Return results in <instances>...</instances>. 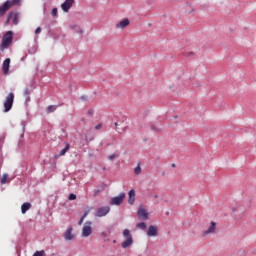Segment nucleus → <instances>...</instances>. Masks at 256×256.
<instances>
[{"label":"nucleus","mask_w":256,"mask_h":256,"mask_svg":"<svg viewBox=\"0 0 256 256\" xmlns=\"http://www.w3.org/2000/svg\"><path fill=\"white\" fill-rule=\"evenodd\" d=\"M13 43V32L8 31L2 38V43L0 45V51H5Z\"/></svg>","instance_id":"1"},{"label":"nucleus","mask_w":256,"mask_h":256,"mask_svg":"<svg viewBox=\"0 0 256 256\" xmlns=\"http://www.w3.org/2000/svg\"><path fill=\"white\" fill-rule=\"evenodd\" d=\"M122 235L126 239L122 243V248L127 249V247H131V244L133 243V236L131 235V231H129V229H124Z\"/></svg>","instance_id":"2"},{"label":"nucleus","mask_w":256,"mask_h":256,"mask_svg":"<svg viewBox=\"0 0 256 256\" xmlns=\"http://www.w3.org/2000/svg\"><path fill=\"white\" fill-rule=\"evenodd\" d=\"M13 101H15V94L10 93L4 102V113H9L13 108Z\"/></svg>","instance_id":"3"},{"label":"nucleus","mask_w":256,"mask_h":256,"mask_svg":"<svg viewBox=\"0 0 256 256\" xmlns=\"http://www.w3.org/2000/svg\"><path fill=\"white\" fill-rule=\"evenodd\" d=\"M92 233H93V222L86 221L82 228V237H90Z\"/></svg>","instance_id":"4"},{"label":"nucleus","mask_w":256,"mask_h":256,"mask_svg":"<svg viewBox=\"0 0 256 256\" xmlns=\"http://www.w3.org/2000/svg\"><path fill=\"white\" fill-rule=\"evenodd\" d=\"M111 211V207L109 206H103L96 210L95 217H105Z\"/></svg>","instance_id":"5"},{"label":"nucleus","mask_w":256,"mask_h":256,"mask_svg":"<svg viewBox=\"0 0 256 256\" xmlns=\"http://www.w3.org/2000/svg\"><path fill=\"white\" fill-rule=\"evenodd\" d=\"M125 199V193H120L119 196L113 197L110 200V205H121Z\"/></svg>","instance_id":"6"},{"label":"nucleus","mask_w":256,"mask_h":256,"mask_svg":"<svg viewBox=\"0 0 256 256\" xmlns=\"http://www.w3.org/2000/svg\"><path fill=\"white\" fill-rule=\"evenodd\" d=\"M215 229H217V223L211 222L208 229L202 232V235L204 237H207V235H213V233H215Z\"/></svg>","instance_id":"7"},{"label":"nucleus","mask_w":256,"mask_h":256,"mask_svg":"<svg viewBox=\"0 0 256 256\" xmlns=\"http://www.w3.org/2000/svg\"><path fill=\"white\" fill-rule=\"evenodd\" d=\"M74 3L75 0H65V2L61 4V9L64 11V13H69V9L73 7Z\"/></svg>","instance_id":"8"},{"label":"nucleus","mask_w":256,"mask_h":256,"mask_svg":"<svg viewBox=\"0 0 256 256\" xmlns=\"http://www.w3.org/2000/svg\"><path fill=\"white\" fill-rule=\"evenodd\" d=\"M137 215H138V219H139L140 221H147V219H149V213H148L147 210L144 209V208H140V209L138 210Z\"/></svg>","instance_id":"9"},{"label":"nucleus","mask_w":256,"mask_h":256,"mask_svg":"<svg viewBox=\"0 0 256 256\" xmlns=\"http://www.w3.org/2000/svg\"><path fill=\"white\" fill-rule=\"evenodd\" d=\"M64 238L66 241H73L75 239V234H73V227H69L65 231Z\"/></svg>","instance_id":"10"},{"label":"nucleus","mask_w":256,"mask_h":256,"mask_svg":"<svg viewBox=\"0 0 256 256\" xmlns=\"http://www.w3.org/2000/svg\"><path fill=\"white\" fill-rule=\"evenodd\" d=\"M11 65V58H6L3 62L2 71L4 75H9V67Z\"/></svg>","instance_id":"11"},{"label":"nucleus","mask_w":256,"mask_h":256,"mask_svg":"<svg viewBox=\"0 0 256 256\" xmlns=\"http://www.w3.org/2000/svg\"><path fill=\"white\" fill-rule=\"evenodd\" d=\"M11 19H13V23L14 25H18L19 23V13L18 12H11L8 15V21H11Z\"/></svg>","instance_id":"12"},{"label":"nucleus","mask_w":256,"mask_h":256,"mask_svg":"<svg viewBox=\"0 0 256 256\" xmlns=\"http://www.w3.org/2000/svg\"><path fill=\"white\" fill-rule=\"evenodd\" d=\"M116 29H125L129 27V19H124L115 25Z\"/></svg>","instance_id":"13"},{"label":"nucleus","mask_w":256,"mask_h":256,"mask_svg":"<svg viewBox=\"0 0 256 256\" xmlns=\"http://www.w3.org/2000/svg\"><path fill=\"white\" fill-rule=\"evenodd\" d=\"M9 9H11V7L9 6V2L6 1L2 6H0V17H3Z\"/></svg>","instance_id":"14"},{"label":"nucleus","mask_w":256,"mask_h":256,"mask_svg":"<svg viewBox=\"0 0 256 256\" xmlns=\"http://www.w3.org/2000/svg\"><path fill=\"white\" fill-rule=\"evenodd\" d=\"M148 237H157V227L155 226H149L148 231H147Z\"/></svg>","instance_id":"15"},{"label":"nucleus","mask_w":256,"mask_h":256,"mask_svg":"<svg viewBox=\"0 0 256 256\" xmlns=\"http://www.w3.org/2000/svg\"><path fill=\"white\" fill-rule=\"evenodd\" d=\"M128 195H129L128 203L129 205H133V203H135V190L134 189L130 190Z\"/></svg>","instance_id":"16"},{"label":"nucleus","mask_w":256,"mask_h":256,"mask_svg":"<svg viewBox=\"0 0 256 256\" xmlns=\"http://www.w3.org/2000/svg\"><path fill=\"white\" fill-rule=\"evenodd\" d=\"M29 209H31V203L25 202L24 204H22L21 212L23 215H25L27 213V211H29Z\"/></svg>","instance_id":"17"},{"label":"nucleus","mask_w":256,"mask_h":256,"mask_svg":"<svg viewBox=\"0 0 256 256\" xmlns=\"http://www.w3.org/2000/svg\"><path fill=\"white\" fill-rule=\"evenodd\" d=\"M6 2L8 3V6L13 7L15 5H21V0H7Z\"/></svg>","instance_id":"18"},{"label":"nucleus","mask_w":256,"mask_h":256,"mask_svg":"<svg viewBox=\"0 0 256 256\" xmlns=\"http://www.w3.org/2000/svg\"><path fill=\"white\" fill-rule=\"evenodd\" d=\"M65 148H63L61 151H60V157H62L63 155H65V153H67V151H69L71 145L69 143H65Z\"/></svg>","instance_id":"19"},{"label":"nucleus","mask_w":256,"mask_h":256,"mask_svg":"<svg viewBox=\"0 0 256 256\" xmlns=\"http://www.w3.org/2000/svg\"><path fill=\"white\" fill-rule=\"evenodd\" d=\"M7 179H9V175L3 174L2 178H1V184L5 185V183H7Z\"/></svg>","instance_id":"20"},{"label":"nucleus","mask_w":256,"mask_h":256,"mask_svg":"<svg viewBox=\"0 0 256 256\" xmlns=\"http://www.w3.org/2000/svg\"><path fill=\"white\" fill-rule=\"evenodd\" d=\"M55 111H57V106L56 105L48 106V113H53Z\"/></svg>","instance_id":"21"},{"label":"nucleus","mask_w":256,"mask_h":256,"mask_svg":"<svg viewBox=\"0 0 256 256\" xmlns=\"http://www.w3.org/2000/svg\"><path fill=\"white\" fill-rule=\"evenodd\" d=\"M135 175H141V164L138 163L137 167L134 169Z\"/></svg>","instance_id":"22"},{"label":"nucleus","mask_w":256,"mask_h":256,"mask_svg":"<svg viewBox=\"0 0 256 256\" xmlns=\"http://www.w3.org/2000/svg\"><path fill=\"white\" fill-rule=\"evenodd\" d=\"M238 211H241V207H233L232 208V213H233L234 217L237 216Z\"/></svg>","instance_id":"23"},{"label":"nucleus","mask_w":256,"mask_h":256,"mask_svg":"<svg viewBox=\"0 0 256 256\" xmlns=\"http://www.w3.org/2000/svg\"><path fill=\"white\" fill-rule=\"evenodd\" d=\"M137 227H138V229L145 230V229H147V224H145V222L138 223Z\"/></svg>","instance_id":"24"},{"label":"nucleus","mask_w":256,"mask_h":256,"mask_svg":"<svg viewBox=\"0 0 256 256\" xmlns=\"http://www.w3.org/2000/svg\"><path fill=\"white\" fill-rule=\"evenodd\" d=\"M93 210V208H89L88 210H86L83 214V219H85L87 217V215H89L91 213V211Z\"/></svg>","instance_id":"25"},{"label":"nucleus","mask_w":256,"mask_h":256,"mask_svg":"<svg viewBox=\"0 0 256 256\" xmlns=\"http://www.w3.org/2000/svg\"><path fill=\"white\" fill-rule=\"evenodd\" d=\"M33 256H45V252L42 250V251H36Z\"/></svg>","instance_id":"26"},{"label":"nucleus","mask_w":256,"mask_h":256,"mask_svg":"<svg viewBox=\"0 0 256 256\" xmlns=\"http://www.w3.org/2000/svg\"><path fill=\"white\" fill-rule=\"evenodd\" d=\"M68 199H69V201H75V199H77V195L72 193V194L69 195Z\"/></svg>","instance_id":"27"},{"label":"nucleus","mask_w":256,"mask_h":256,"mask_svg":"<svg viewBox=\"0 0 256 256\" xmlns=\"http://www.w3.org/2000/svg\"><path fill=\"white\" fill-rule=\"evenodd\" d=\"M117 157L116 154H112L108 156L109 161H113Z\"/></svg>","instance_id":"28"},{"label":"nucleus","mask_w":256,"mask_h":256,"mask_svg":"<svg viewBox=\"0 0 256 256\" xmlns=\"http://www.w3.org/2000/svg\"><path fill=\"white\" fill-rule=\"evenodd\" d=\"M51 13L53 17H57V8H53Z\"/></svg>","instance_id":"29"},{"label":"nucleus","mask_w":256,"mask_h":256,"mask_svg":"<svg viewBox=\"0 0 256 256\" xmlns=\"http://www.w3.org/2000/svg\"><path fill=\"white\" fill-rule=\"evenodd\" d=\"M4 142H5V137L4 136H0V147H2Z\"/></svg>","instance_id":"30"},{"label":"nucleus","mask_w":256,"mask_h":256,"mask_svg":"<svg viewBox=\"0 0 256 256\" xmlns=\"http://www.w3.org/2000/svg\"><path fill=\"white\" fill-rule=\"evenodd\" d=\"M83 221H85V218H83V216H82L78 222V225H83Z\"/></svg>","instance_id":"31"},{"label":"nucleus","mask_w":256,"mask_h":256,"mask_svg":"<svg viewBox=\"0 0 256 256\" xmlns=\"http://www.w3.org/2000/svg\"><path fill=\"white\" fill-rule=\"evenodd\" d=\"M35 33L36 35H39V33H41V27L36 28Z\"/></svg>","instance_id":"32"},{"label":"nucleus","mask_w":256,"mask_h":256,"mask_svg":"<svg viewBox=\"0 0 256 256\" xmlns=\"http://www.w3.org/2000/svg\"><path fill=\"white\" fill-rule=\"evenodd\" d=\"M101 127H103V125L102 124H98V125L95 126V129L99 130V129H101Z\"/></svg>","instance_id":"33"},{"label":"nucleus","mask_w":256,"mask_h":256,"mask_svg":"<svg viewBox=\"0 0 256 256\" xmlns=\"http://www.w3.org/2000/svg\"><path fill=\"white\" fill-rule=\"evenodd\" d=\"M25 95H29V90L28 89L25 90Z\"/></svg>","instance_id":"34"},{"label":"nucleus","mask_w":256,"mask_h":256,"mask_svg":"<svg viewBox=\"0 0 256 256\" xmlns=\"http://www.w3.org/2000/svg\"><path fill=\"white\" fill-rule=\"evenodd\" d=\"M103 237H107V234L105 232H102Z\"/></svg>","instance_id":"35"},{"label":"nucleus","mask_w":256,"mask_h":256,"mask_svg":"<svg viewBox=\"0 0 256 256\" xmlns=\"http://www.w3.org/2000/svg\"><path fill=\"white\" fill-rule=\"evenodd\" d=\"M118 126H119V123L116 122V123H115V127H118Z\"/></svg>","instance_id":"36"},{"label":"nucleus","mask_w":256,"mask_h":256,"mask_svg":"<svg viewBox=\"0 0 256 256\" xmlns=\"http://www.w3.org/2000/svg\"><path fill=\"white\" fill-rule=\"evenodd\" d=\"M154 197H155V199H157V197H159V196H158V195H155Z\"/></svg>","instance_id":"37"}]
</instances>
